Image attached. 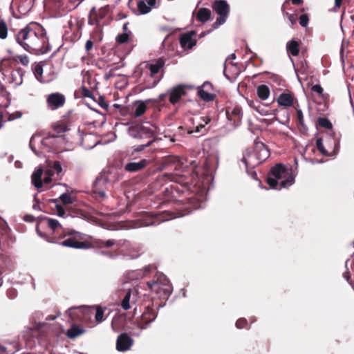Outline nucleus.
<instances>
[{
  "mask_svg": "<svg viewBox=\"0 0 354 354\" xmlns=\"http://www.w3.org/2000/svg\"><path fill=\"white\" fill-rule=\"evenodd\" d=\"M17 42L26 50L45 53L49 50L46 30L38 23L31 22L15 35Z\"/></svg>",
  "mask_w": 354,
  "mask_h": 354,
  "instance_id": "1",
  "label": "nucleus"
},
{
  "mask_svg": "<svg viewBox=\"0 0 354 354\" xmlns=\"http://www.w3.org/2000/svg\"><path fill=\"white\" fill-rule=\"evenodd\" d=\"M188 203H181L180 201L176 203L175 211L163 210L162 212L151 213L146 222L147 225H158L165 221L171 218L183 216L190 213L193 208L192 197L187 198Z\"/></svg>",
  "mask_w": 354,
  "mask_h": 354,
  "instance_id": "2",
  "label": "nucleus"
},
{
  "mask_svg": "<svg viewBox=\"0 0 354 354\" xmlns=\"http://www.w3.org/2000/svg\"><path fill=\"white\" fill-rule=\"evenodd\" d=\"M266 182L272 189L288 188L295 182V177L282 163L272 167L268 174Z\"/></svg>",
  "mask_w": 354,
  "mask_h": 354,
  "instance_id": "3",
  "label": "nucleus"
},
{
  "mask_svg": "<svg viewBox=\"0 0 354 354\" xmlns=\"http://www.w3.org/2000/svg\"><path fill=\"white\" fill-rule=\"evenodd\" d=\"M270 155V150L268 147L257 139L254 141V146L245 150L241 161L244 163L246 169H254L266 161Z\"/></svg>",
  "mask_w": 354,
  "mask_h": 354,
  "instance_id": "4",
  "label": "nucleus"
},
{
  "mask_svg": "<svg viewBox=\"0 0 354 354\" xmlns=\"http://www.w3.org/2000/svg\"><path fill=\"white\" fill-rule=\"evenodd\" d=\"M110 12V7L109 5L104 6L100 8L93 7L88 15V24L95 26V28L91 33V38L94 41H100L102 39V26L106 25L102 21Z\"/></svg>",
  "mask_w": 354,
  "mask_h": 354,
  "instance_id": "5",
  "label": "nucleus"
},
{
  "mask_svg": "<svg viewBox=\"0 0 354 354\" xmlns=\"http://www.w3.org/2000/svg\"><path fill=\"white\" fill-rule=\"evenodd\" d=\"M161 178L169 179L174 182V184L171 185L169 187H166L162 192L165 196L164 199L166 201L175 198L177 194L187 193L190 189V185L185 181V178L183 176L174 175L171 173H165Z\"/></svg>",
  "mask_w": 354,
  "mask_h": 354,
  "instance_id": "6",
  "label": "nucleus"
},
{
  "mask_svg": "<svg viewBox=\"0 0 354 354\" xmlns=\"http://www.w3.org/2000/svg\"><path fill=\"white\" fill-rule=\"evenodd\" d=\"M149 288L159 295L162 299L167 300L173 291L172 285L162 274H157L153 279L147 283Z\"/></svg>",
  "mask_w": 354,
  "mask_h": 354,
  "instance_id": "7",
  "label": "nucleus"
},
{
  "mask_svg": "<svg viewBox=\"0 0 354 354\" xmlns=\"http://www.w3.org/2000/svg\"><path fill=\"white\" fill-rule=\"evenodd\" d=\"M326 145L328 149L324 146L323 138H319L316 140L317 150L325 156H335L338 153L339 148V139L335 132H329L326 138Z\"/></svg>",
  "mask_w": 354,
  "mask_h": 354,
  "instance_id": "8",
  "label": "nucleus"
},
{
  "mask_svg": "<svg viewBox=\"0 0 354 354\" xmlns=\"http://www.w3.org/2000/svg\"><path fill=\"white\" fill-rule=\"evenodd\" d=\"M8 64V59H3L0 63V71L2 72L3 76L7 79V82L12 85L13 87L21 85L23 82L24 70L21 68H8L4 71V67Z\"/></svg>",
  "mask_w": 354,
  "mask_h": 354,
  "instance_id": "9",
  "label": "nucleus"
},
{
  "mask_svg": "<svg viewBox=\"0 0 354 354\" xmlns=\"http://www.w3.org/2000/svg\"><path fill=\"white\" fill-rule=\"evenodd\" d=\"M212 8L219 15L212 25V28L216 29L225 22L230 12V6L224 0H216L214 2Z\"/></svg>",
  "mask_w": 354,
  "mask_h": 354,
  "instance_id": "10",
  "label": "nucleus"
},
{
  "mask_svg": "<svg viewBox=\"0 0 354 354\" xmlns=\"http://www.w3.org/2000/svg\"><path fill=\"white\" fill-rule=\"evenodd\" d=\"M128 131L130 136L137 140L151 139L154 136L153 130L142 124H136L131 126Z\"/></svg>",
  "mask_w": 354,
  "mask_h": 354,
  "instance_id": "11",
  "label": "nucleus"
},
{
  "mask_svg": "<svg viewBox=\"0 0 354 354\" xmlns=\"http://www.w3.org/2000/svg\"><path fill=\"white\" fill-rule=\"evenodd\" d=\"M67 235L75 236H71L64 241L59 243V245L64 247H68L75 249H88L91 247V244L88 241H81L77 239V235H80V233L71 230L67 233Z\"/></svg>",
  "mask_w": 354,
  "mask_h": 354,
  "instance_id": "12",
  "label": "nucleus"
},
{
  "mask_svg": "<svg viewBox=\"0 0 354 354\" xmlns=\"http://www.w3.org/2000/svg\"><path fill=\"white\" fill-rule=\"evenodd\" d=\"M95 310V308H85V307H72L68 308V315L71 319H75L76 317H79V315H77V312L80 313L82 314L86 313H93V311ZM104 311L102 308L100 306H97L95 308V318L97 322H102L103 320Z\"/></svg>",
  "mask_w": 354,
  "mask_h": 354,
  "instance_id": "13",
  "label": "nucleus"
},
{
  "mask_svg": "<svg viewBox=\"0 0 354 354\" xmlns=\"http://www.w3.org/2000/svg\"><path fill=\"white\" fill-rule=\"evenodd\" d=\"M66 103V97L64 94L56 92L46 96V105L48 109L54 111L58 109Z\"/></svg>",
  "mask_w": 354,
  "mask_h": 354,
  "instance_id": "14",
  "label": "nucleus"
},
{
  "mask_svg": "<svg viewBox=\"0 0 354 354\" xmlns=\"http://www.w3.org/2000/svg\"><path fill=\"white\" fill-rule=\"evenodd\" d=\"M121 296H122V299L121 300L120 306L123 310H127L136 304L138 292L135 289H129L124 290L121 293Z\"/></svg>",
  "mask_w": 354,
  "mask_h": 354,
  "instance_id": "15",
  "label": "nucleus"
},
{
  "mask_svg": "<svg viewBox=\"0 0 354 354\" xmlns=\"http://www.w3.org/2000/svg\"><path fill=\"white\" fill-rule=\"evenodd\" d=\"M68 130V128L66 124H57L53 126V131L48 132L44 138V142H53V140H55L58 137H65L62 133L67 131Z\"/></svg>",
  "mask_w": 354,
  "mask_h": 354,
  "instance_id": "16",
  "label": "nucleus"
},
{
  "mask_svg": "<svg viewBox=\"0 0 354 354\" xmlns=\"http://www.w3.org/2000/svg\"><path fill=\"white\" fill-rule=\"evenodd\" d=\"M156 309L153 308V303L151 304H149L145 307V310L142 314V320L144 322V324H140L139 327L140 329L147 328V326L151 323L157 317V311Z\"/></svg>",
  "mask_w": 354,
  "mask_h": 354,
  "instance_id": "17",
  "label": "nucleus"
},
{
  "mask_svg": "<svg viewBox=\"0 0 354 354\" xmlns=\"http://www.w3.org/2000/svg\"><path fill=\"white\" fill-rule=\"evenodd\" d=\"M187 87L185 85L179 84L168 90L169 102L173 105L178 102L181 97L186 95Z\"/></svg>",
  "mask_w": 354,
  "mask_h": 354,
  "instance_id": "18",
  "label": "nucleus"
},
{
  "mask_svg": "<svg viewBox=\"0 0 354 354\" xmlns=\"http://www.w3.org/2000/svg\"><path fill=\"white\" fill-rule=\"evenodd\" d=\"M106 182L104 178H97L93 183L92 192L97 199H104L106 197Z\"/></svg>",
  "mask_w": 354,
  "mask_h": 354,
  "instance_id": "19",
  "label": "nucleus"
},
{
  "mask_svg": "<svg viewBox=\"0 0 354 354\" xmlns=\"http://www.w3.org/2000/svg\"><path fill=\"white\" fill-rule=\"evenodd\" d=\"M133 344V339L126 333L120 334L116 341V349L124 352L130 349Z\"/></svg>",
  "mask_w": 354,
  "mask_h": 354,
  "instance_id": "20",
  "label": "nucleus"
},
{
  "mask_svg": "<svg viewBox=\"0 0 354 354\" xmlns=\"http://www.w3.org/2000/svg\"><path fill=\"white\" fill-rule=\"evenodd\" d=\"M196 35L194 30L183 33L180 37V44L184 49H192L196 44V40L193 39V36Z\"/></svg>",
  "mask_w": 354,
  "mask_h": 354,
  "instance_id": "21",
  "label": "nucleus"
},
{
  "mask_svg": "<svg viewBox=\"0 0 354 354\" xmlns=\"http://www.w3.org/2000/svg\"><path fill=\"white\" fill-rule=\"evenodd\" d=\"M151 163L150 160L142 159L139 162H131L125 165L124 170L128 172H138Z\"/></svg>",
  "mask_w": 354,
  "mask_h": 354,
  "instance_id": "22",
  "label": "nucleus"
},
{
  "mask_svg": "<svg viewBox=\"0 0 354 354\" xmlns=\"http://www.w3.org/2000/svg\"><path fill=\"white\" fill-rule=\"evenodd\" d=\"M180 159L176 156L169 155L162 158L158 166V169L162 171L169 166H174L175 169L179 165Z\"/></svg>",
  "mask_w": 354,
  "mask_h": 354,
  "instance_id": "23",
  "label": "nucleus"
},
{
  "mask_svg": "<svg viewBox=\"0 0 354 354\" xmlns=\"http://www.w3.org/2000/svg\"><path fill=\"white\" fill-rule=\"evenodd\" d=\"M124 247L127 250L124 252V256L128 259L133 260L139 258L142 254V248L140 246L131 245L129 241V245H126Z\"/></svg>",
  "mask_w": 354,
  "mask_h": 354,
  "instance_id": "24",
  "label": "nucleus"
},
{
  "mask_svg": "<svg viewBox=\"0 0 354 354\" xmlns=\"http://www.w3.org/2000/svg\"><path fill=\"white\" fill-rule=\"evenodd\" d=\"M97 244L98 247L102 248H111L114 245L118 246V248H121L123 246H125L126 245H129V241L126 239H120V240H115V239H109L106 241L104 240H99L97 241Z\"/></svg>",
  "mask_w": 354,
  "mask_h": 354,
  "instance_id": "25",
  "label": "nucleus"
},
{
  "mask_svg": "<svg viewBox=\"0 0 354 354\" xmlns=\"http://www.w3.org/2000/svg\"><path fill=\"white\" fill-rule=\"evenodd\" d=\"M226 115L230 120L234 122V124L239 123L242 118L241 109L239 106L234 108H228L226 111Z\"/></svg>",
  "mask_w": 354,
  "mask_h": 354,
  "instance_id": "26",
  "label": "nucleus"
},
{
  "mask_svg": "<svg viewBox=\"0 0 354 354\" xmlns=\"http://www.w3.org/2000/svg\"><path fill=\"white\" fill-rule=\"evenodd\" d=\"M165 66V59L162 57L158 58L154 64H149L147 68L150 71V75L153 77Z\"/></svg>",
  "mask_w": 354,
  "mask_h": 354,
  "instance_id": "27",
  "label": "nucleus"
},
{
  "mask_svg": "<svg viewBox=\"0 0 354 354\" xmlns=\"http://www.w3.org/2000/svg\"><path fill=\"white\" fill-rule=\"evenodd\" d=\"M294 97L290 93H283L277 98V102L280 106H291L293 105Z\"/></svg>",
  "mask_w": 354,
  "mask_h": 354,
  "instance_id": "28",
  "label": "nucleus"
},
{
  "mask_svg": "<svg viewBox=\"0 0 354 354\" xmlns=\"http://www.w3.org/2000/svg\"><path fill=\"white\" fill-rule=\"evenodd\" d=\"M43 173V169L41 167H39L31 176L32 183L37 189L41 188L43 186V181L41 180Z\"/></svg>",
  "mask_w": 354,
  "mask_h": 354,
  "instance_id": "29",
  "label": "nucleus"
},
{
  "mask_svg": "<svg viewBox=\"0 0 354 354\" xmlns=\"http://www.w3.org/2000/svg\"><path fill=\"white\" fill-rule=\"evenodd\" d=\"M301 44L300 41H297L295 39H292L290 41L287 43L286 48L287 51L290 53L292 56L296 57L299 54V45Z\"/></svg>",
  "mask_w": 354,
  "mask_h": 354,
  "instance_id": "30",
  "label": "nucleus"
},
{
  "mask_svg": "<svg viewBox=\"0 0 354 354\" xmlns=\"http://www.w3.org/2000/svg\"><path fill=\"white\" fill-rule=\"evenodd\" d=\"M85 330L76 324H73L71 327L67 330L66 335L70 339H75L77 337L84 334Z\"/></svg>",
  "mask_w": 354,
  "mask_h": 354,
  "instance_id": "31",
  "label": "nucleus"
},
{
  "mask_svg": "<svg viewBox=\"0 0 354 354\" xmlns=\"http://www.w3.org/2000/svg\"><path fill=\"white\" fill-rule=\"evenodd\" d=\"M32 70L36 79L41 83L46 82L43 77V65L41 63H35L32 66Z\"/></svg>",
  "mask_w": 354,
  "mask_h": 354,
  "instance_id": "32",
  "label": "nucleus"
},
{
  "mask_svg": "<svg viewBox=\"0 0 354 354\" xmlns=\"http://www.w3.org/2000/svg\"><path fill=\"white\" fill-rule=\"evenodd\" d=\"M311 91L313 92L317 93L324 101V108L322 109L321 110L324 111L326 109H327L328 104L326 100L328 99V95L324 93L323 88L319 84H315L311 87Z\"/></svg>",
  "mask_w": 354,
  "mask_h": 354,
  "instance_id": "33",
  "label": "nucleus"
},
{
  "mask_svg": "<svg viewBox=\"0 0 354 354\" xmlns=\"http://www.w3.org/2000/svg\"><path fill=\"white\" fill-rule=\"evenodd\" d=\"M18 350V344L16 342L9 343L8 346H3L0 344V354H14Z\"/></svg>",
  "mask_w": 354,
  "mask_h": 354,
  "instance_id": "34",
  "label": "nucleus"
},
{
  "mask_svg": "<svg viewBox=\"0 0 354 354\" xmlns=\"http://www.w3.org/2000/svg\"><path fill=\"white\" fill-rule=\"evenodd\" d=\"M212 12L209 9L202 8H200L196 15V19L201 22H205L211 18Z\"/></svg>",
  "mask_w": 354,
  "mask_h": 354,
  "instance_id": "35",
  "label": "nucleus"
},
{
  "mask_svg": "<svg viewBox=\"0 0 354 354\" xmlns=\"http://www.w3.org/2000/svg\"><path fill=\"white\" fill-rule=\"evenodd\" d=\"M134 108L133 115L135 117H140L145 113L147 105L142 101H136L134 104Z\"/></svg>",
  "mask_w": 354,
  "mask_h": 354,
  "instance_id": "36",
  "label": "nucleus"
},
{
  "mask_svg": "<svg viewBox=\"0 0 354 354\" xmlns=\"http://www.w3.org/2000/svg\"><path fill=\"white\" fill-rule=\"evenodd\" d=\"M317 126L330 130V132H334L333 131V124L326 118L319 117L317 120Z\"/></svg>",
  "mask_w": 354,
  "mask_h": 354,
  "instance_id": "37",
  "label": "nucleus"
},
{
  "mask_svg": "<svg viewBox=\"0 0 354 354\" xmlns=\"http://www.w3.org/2000/svg\"><path fill=\"white\" fill-rule=\"evenodd\" d=\"M198 95L205 102L213 101L216 97L215 94L206 91L204 88H198Z\"/></svg>",
  "mask_w": 354,
  "mask_h": 354,
  "instance_id": "38",
  "label": "nucleus"
},
{
  "mask_svg": "<svg viewBox=\"0 0 354 354\" xmlns=\"http://www.w3.org/2000/svg\"><path fill=\"white\" fill-rule=\"evenodd\" d=\"M257 92L258 97L263 100H266L270 93L268 86L264 84L259 85L257 88Z\"/></svg>",
  "mask_w": 354,
  "mask_h": 354,
  "instance_id": "39",
  "label": "nucleus"
},
{
  "mask_svg": "<svg viewBox=\"0 0 354 354\" xmlns=\"http://www.w3.org/2000/svg\"><path fill=\"white\" fill-rule=\"evenodd\" d=\"M47 144L51 145L52 147L55 150L61 149L65 146L66 143L65 137H58L55 140H53V142H46Z\"/></svg>",
  "mask_w": 354,
  "mask_h": 354,
  "instance_id": "40",
  "label": "nucleus"
},
{
  "mask_svg": "<svg viewBox=\"0 0 354 354\" xmlns=\"http://www.w3.org/2000/svg\"><path fill=\"white\" fill-rule=\"evenodd\" d=\"M203 121L204 122V124H199L196 128L195 130H189L187 133L189 134L193 133H201L203 131V133L206 131V129H205V127L206 124H207L210 121L211 119L209 117H203L201 118Z\"/></svg>",
  "mask_w": 354,
  "mask_h": 354,
  "instance_id": "41",
  "label": "nucleus"
},
{
  "mask_svg": "<svg viewBox=\"0 0 354 354\" xmlns=\"http://www.w3.org/2000/svg\"><path fill=\"white\" fill-rule=\"evenodd\" d=\"M137 6L140 13L142 15L149 13L151 11V8L153 7L150 6L149 5H147L145 1L144 0L139 1L138 2Z\"/></svg>",
  "mask_w": 354,
  "mask_h": 354,
  "instance_id": "42",
  "label": "nucleus"
},
{
  "mask_svg": "<svg viewBox=\"0 0 354 354\" xmlns=\"http://www.w3.org/2000/svg\"><path fill=\"white\" fill-rule=\"evenodd\" d=\"M131 35H132L131 31H129V32H123L122 34H119L116 37L115 41L119 44H125L129 41V37Z\"/></svg>",
  "mask_w": 354,
  "mask_h": 354,
  "instance_id": "43",
  "label": "nucleus"
},
{
  "mask_svg": "<svg viewBox=\"0 0 354 354\" xmlns=\"http://www.w3.org/2000/svg\"><path fill=\"white\" fill-rule=\"evenodd\" d=\"M80 93L82 97H88L93 98L92 92L86 88L85 86H82L80 91H75V95L77 97V95Z\"/></svg>",
  "mask_w": 354,
  "mask_h": 354,
  "instance_id": "44",
  "label": "nucleus"
},
{
  "mask_svg": "<svg viewBox=\"0 0 354 354\" xmlns=\"http://www.w3.org/2000/svg\"><path fill=\"white\" fill-rule=\"evenodd\" d=\"M8 35V26L4 20H0V39H4Z\"/></svg>",
  "mask_w": 354,
  "mask_h": 354,
  "instance_id": "45",
  "label": "nucleus"
},
{
  "mask_svg": "<svg viewBox=\"0 0 354 354\" xmlns=\"http://www.w3.org/2000/svg\"><path fill=\"white\" fill-rule=\"evenodd\" d=\"M60 201L64 205H68L73 203V198L71 196L70 194L67 193H64L62 194L59 197Z\"/></svg>",
  "mask_w": 354,
  "mask_h": 354,
  "instance_id": "46",
  "label": "nucleus"
},
{
  "mask_svg": "<svg viewBox=\"0 0 354 354\" xmlns=\"http://www.w3.org/2000/svg\"><path fill=\"white\" fill-rule=\"evenodd\" d=\"M48 222V227L53 231H55L58 227H61L59 223L56 219L46 218Z\"/></svg>",
  "mask_w": 354,
  "mask_h": 354,
  "instance_id": "47",
  "label": "nucleus"
},
{
  "mask_svg": "<svg viewBox=\"0 0 354 354\" xmlns=\"http://www.w3.org/2000/svg\"><path fill=\"white\" fill-rule=\"evenodd\" d=\"M297 122L298 125H300L304 129H306L304 124L303 113L301 109H297Z\"/></svg>",
  "mask_w": 354,
  "mask_h": 354,
  "instance_id": "48",
  "label": "nucleus"
},
{
  "mask_svg": "<svg viewBox=\"0 0 354 354\" xmlns=\"http://www.w3.org/2000/svg\"><path fill=\"white\" fill-rule=\"evenodd\" d=\"M248 323L245 318H239L236 322V326L239 329L248 328Z\"/></svg>",
  "mask_w": 354,
  "mask_h": 354,
  "instance_id": "49",
  "label": "nucleus"
},
{
  "mask_svg": "<svg viewBox=\"0 0 354 354\" xmlns=\"http://www.w3.org/2000/svg\"><path fill=\"white\" fill-rule=\"evenodd\" d=\"M9 104V100L8 94H0V107H7Z\"/></svg>",
  "mask_w": 354,
  "mask_h": 354,
  "instance_id": "50",
  "label": "nucleus"
},
{
  "mask_svg": "<svg viewBox=\"0 0 354 354\" xmlns=\"http://www.w3.org/2000/svg\"><path fill=\"white\" fill-rule=\"evenodd\" d=\"M14 60L16 62L19 60L20 63L24 66H27L29 63L28 57L26 55L17 56L16 58H14Z\"/></svg>",
  "mask_w": 354,
  "mask_h": 354,
  "instance_id": "51",
  "label": "nucleus"
},
{
  "mask_svg": "<svg viewBox=\"0 0 354 354\" xmlns=\"http://www.w3.org/2000/svg\"><path fill=\"white\" fill-rule=\"evenodd\" d=\"M309 21V17L307 14H302L299 17V24L302 27H306Z\"/></svg>",
  "mask_w": 354,
  "mask_h": 354,
  "instance_id": "52",
  "label": "nucleus"
},
{
  "mask_svg": "<svg viewBox=\"0 0 354 354\" xmlns=\"http://www.w3.org/2000/svg\"><path fill=\"white\" fill-rule=\"evenodd\" d=\"M53 171L59 175L62 171V167L59 162L55 161L53 165Z\"/></svg>",
  "mask_w": 354,
  "mask_h": 354,
  "instance_id": "53",
  "label": "nucleus"
},
{
  "mask_svg": "<svg viewBox=\"0 0 354 354\" xmlns=\"http://www.w3.org/2000/svg\"><path fill=\"white\" fill-rule=\"evenodd\" d=\"M156 268L154 265L149 264L148 266H146L143 268V276H146L148 274H149L153 270H155Z\"/></svg>",
  "mask_w": 354,
  "mask_h": 354,
  "instance_id": "54",
  "label": "nucleus"
},
{
  "mask_svg": "<svg viewBox=\"0 0 354 354\" xmlns=\"http://www.w3.org/2000/svg\"><path fill=\"white\" fill-rule=\"evenodd\" d=\"M153 142V140H150L148 142H147L145 144H142V145L138 146L135 149V151H138V152L144 150L145 148L150 146Z\"/></svg>",
  "mask_w": 354,
  "mask_h": 354,
  "instance_id": "55",
  "label": "nucleus"
},
{
  "mask_svg": "<svg viewBox=\"0 0 354 354\" xmlns=\"http://www.w3.org/2000/svg\"><path fill=\"white\" fill-rule=\"evenodd\" d=\"M200 88H204L205 91L210 92L213 90V85L209 82H205L203 83L202 86Z\"/></svg>",
  "mask_w": 354,
  "mask_h": 354,
  "instance_id": "56",
  "label": "nucleus"
},
{
  "mask_svg": "<svg viewBox=\"0 0 354 354\" xmlns=\"http://www.w3.org/2000/svg\"><path fill=\"white\" fill-rule=\"evenodd\" d=\"M21 115H22V114H21V113L20 111H16L15 113L9 114L8 120L11 121V120H13L15 119H17V118H21Z\"/></svg>",
  "mask_w": 354,
  "mask_h": 354,
  "instance_id": "57",
  "label": "nucleus"
},
{
  "mask_svg": "<svg viewBox=\"0 0 354 354\" xmlns=\"http://www.w3.org/2000/svg\"><path fill=\"white\" fill-rule=\"evenodd\" d=\"M286 15L288 16L291 25H295L297 22L296 15H295L293 14H288V12H286Z\"/></svg>",
  "mask_w": 354,
  "mask_h": 354,
  "instance_id": "58",
  "label": "nucleus"
},
{
  "mask_svg": "<svg viewBox=\"0 0 354 354\" xmlns=\"http://www.w3.org/2000/svg\"><path fill=\"white\" fill-rule=\"evenodd\" d=\"M56 209L58 216H63L65 214V210L61 205H57Z\"/></svg>",
  "mask_w": 354,
  "mask_h": 354,
  "instance_id": "59",
  "label": "nucleus"
},
{
  "mask_svg": "<svg viewBox=\"0 0 354 354\" xmlns=\"http://www.w3.org/2000/svg\"><path fill=\"white\" fill-rule=\"evenodd\" d=\"M248 174L254 180L257 179V172L254 170V169H246Z\"/></svg>",
  "mask_w": 354,
  "mask_h": 354,
  "instance_id": "60",
  "label": "nucleus"
},
{
  "mask_svg": "<svg viewBox=\"0 0 354 354\" xmlns=\"http://www.w3.org/2000/svg\"><path fill=\"white\" fill-rule=\"evenodd\" d=\"M93 41H91V40L86 41V44H85V49L87 52L90 51L93 48Z\"/></svg>",
  "mask_w": 354,
  "mask_h": 354,
  "instance_id": "61",
  "label": "nucleus"
},
{
  "mask_svg": "<svg viewBox=\"0 0 354 354\" xmlns=\"http://www.w3.org/2000/svg\"><path fill=\"white\" fill-rule=\"evenodd\" d=\"M167 95H169L168 93H167L160 94L158 96V97L157 98V100H156V102L157 103H161L162 102H163L166 99Z\"/></svg>",
  "mask_w": 354,
  "mask_h": 354,
  "instance_id": "62",
  "label": "nucleus"
},
{
  "mask_svg": "<svg viewBox=\"0 0 354 354\" xmlns=\"http://www.w3.org/2000/svg\"><path fill=\"white\" fill-rule=\"evenodd\" d=\"M344 277L346 279V280L350 283L351 284V275H350V273H349V271L347 270L346 272H345L344 273Z\"/></svg>",
  "mask_w": 354,
  "mask_h": 354,
  "instance_id": "63",
  "label": "nucleus"
},
{
  "mask_svg": "<svg viewBox=\"0 0 354 354\" xmlns=\"http://www.w3.org/2000/svg\"><path fill=\"white\" fill-rule=\"evenodd\" d=\"M24 220L28 222H31L34 221V216L32 215H26L24 216Z\"/></svg>",
  "mask_w": 354,
  "mask_h": 354,
  "instance_id": "64",
  "label": "nucleus"
}]
</instances>
